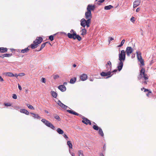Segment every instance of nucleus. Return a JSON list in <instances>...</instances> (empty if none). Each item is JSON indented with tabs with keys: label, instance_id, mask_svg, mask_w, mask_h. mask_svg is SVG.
Masks as SVG:
<instances>
[{
	"label": "nucleus",
	"instance_id": "nucleus-1",
	"mask_svg": "<svg viewBox=\"0 0 156 156\" xmlns=\"http://www.w3.org/2000/svg\"><path fill=\"white\" fill-rule=\"evenodd\" d=\"M125 51L124 50H122L119 54V62L118 63L117 68L119 71L122 69L123 65V62L125 60Z\"/></svg>",
	"mask_w": 156,
	"mask_h": 156
},
{
	"label": "nucleus",
	"instance_id": "nucleus-2",
	"mask_svg": "<svg viewBox=\"0 0 156 156\" xmlns=\"http://www.w3.org/2000/svg\"><path fill=\"white\" fill-rule=\"evenodd\" d=\"M142 78H144V79L145 80L144 82V83L145 84H147V81H146L148 79V76L147 74L145 73V69L143 68L140 70V74L138 77V80H140Z\"/></svg>",
	"mask_w": 156,
	"mask_h": 156
},
{
	"label": "nucleus",
	"instance_id": "nucleus-3",
	"mask_svg": "<svg viewBox=\"0 0 156 156\" xmlns=\"http://www.w3.org/2000/svg\"><path fill=\"white\" fill-rule=\"evenodd\" d=\"M43 41L42 38L41 37H37L36 40L34 41V44L30 45V47L32 49H34L37 47L38 44H40Z\"/></svg>",
	"mask_w": 156,
	"mask_h": 156
},
{
	"label": "nucleus",
	"instance_id": "nucleus-4",
	"mask_svg": "<svg viewBox=\"0 0 156 156\" xmlns=\"http://www.w3.org/2000/svg\"><path fill=\"white\" fill-rule=\"evenodd\" d=\"M91 21L90 20H85L84 18H82L80 20V25L83 28H85L86 26L87 27H89L90 26Z\"/></svg>",
	"mask_w": 156,
	"mask_h": 156
},
{
	"label": "nucleus",
	"instance_id": "nucleus-5",
	"mask_svg": "<svg viewBox=\"0 0 156 156\" xmlns=\"http://www.w3.org/2000/svg\"><path fill=\"white\" fill-rule=\"evenodd\" d=\"M41 121L47 126L53 130L55 129V127L54 126L48 121L45 119H43L41 120Z\"/></svg>",
	"mask_w": 156,
	"mask_h": 156
},
{
	"label": "nucleus",
	"instance_id": "nucleus-6",
	"mask_svg": "<svg viewBox=\"0 0 156 156\" xmlns=\"http://www.w3.org/2000/svg\"><path fill=\"white\" fill-rule=\"evenodd\" d=\"M107 71H108V72H102L101 73V75L102 76H107V78H108L110 77L111 76H112L113 73L111 74V70L107 69Z\"/></svg>",
	"mask_w": 156,
	"mask_h": 156
},
{
	"label": "nucleus",
	"instance_id": "nucleus-7",
	"mask_svg": "<svg viewBox=\"0 0 156 156\" xmlns=\"http://www.w3.org/2000/svg\"><path fill=\"white\" fill-rule=\"evenodd\" d=\"M136 54L137 55V57L138 60L140 62V63L142 66L144 65V61L142 58L141 56V53L140 52L139 53L137 51H136Z\"/></svg>",
	"mask_w": 156,
	"mask_h": 156
},
{
	"label": "nucleus",
	"instance_id": "nucleus-8",
	"mask_svg": "<svg viewBox=\"0 0 156 156\" xmlns=\"http://www.w3.org/2000/svg\"><path fill=\"white\" fill-rule=\"evenodd\" d=\"M85 18L87 20H90V21H91V19L92 18V14L91 12L88 11L87 10V11L85 13Z\"/></svg>",
	"mask_w": 156,
	"mask_h": 156
},
{
	"label": "nucleus",
	"instance_id": "nucleus-9",
	"mask_svg": "<svg viewBox=\"0 0 156 156\" xmlns=\"http://www.w3.org/2000/svg\"><path fill=\"white\" fill-rule=\"evenodd\" d=\"M133 51V49L130 47H127L126 50V52L127 53V56H129L130 54H131Z\"/></svg>",
	"mask_w": 156,
	"mask_h": 156
},
{
	"label": "nucleus",
	"instance_id": "nucleus-10",
	"mask_svg": "<svg viewBox=\"0 0 156 156\" xmlns=\"http://www.w3.org/2000/svg\"><path fill=\"white\" fill-rule=\"evenodd\" d=\"M95 9V5L89 4L87 6V11L91 12V11H94Z\"/></svg>",
	"mask_w": 156,
	"mask_h": 156
},
{
	"label": "nucleus",
	"instance_id": "nucleus-11",
	"mask_svg": "<svg viewBox=\"0 0 156 156\" xmlns=\"http://www.w3.org/2000/svg\"><path fill=\"white\" fill-rule=\"evenodd\" d=\"M68 37L70 38H73L74 39H76L77 36L76 34L75 31H74L73 33L71 34L70 33H68L67 34Z\"/></svg>",
	"mask_w": 156,
	"mask_h": 156
},
{
	"label": "nucleus",
	"instance_id": "nucleus-12",
	"mask_svg": "<svg viewBox=\"0 0 156 156\" xmlns=\"http://www.w3.org/2000/svg\"><path fill=\"white\" fill-rule=\"evenodd\" d=\"M57 103L58 105L60 106L62 108L65 109H66L68 107L66 105L62 103L60 100L58 101L57 102Z\"/></svg>",
	"mask_w": 156,
	"mask_h": 156
},
{
	"label": "nucleus",
	"instance_id": "nucleus-13",
	"mask_svg": "<svg viewBox=\"0 0 156 156\" xmlns=\"http://www.w3.org/2000/svg\"><path fill=\"white\" fill-rule=\"evenodd\" d=\"M141 1L140 0H137L133 2V7L134 8L140 5Z\"/></svg>",
	"mask_w": 156,
	"mask_h": 156
},
{
	"label": "nucleus",
	"instance_id": "nucleus-14",
	"mask_svg": "<svg viewBox=\"0 0 156 156\" xmlns=\"http://www.w3.org/2000/svg\"><path fill=\"white\" fill-rule=\"evenodd\" d=\"M87 78V75L85 74H83L80 76V79L83 81L86 80Z\"/></svg>",
	"mask_w": 156,
	"mask_h": 156
},
{
	"label": "nucleus",
	"instance_id": "nucleus-15",
	"mask_svg": "<svg viewBox=\"0 0 156 156\" xmlns=\"http://www.w3.org/2000/svg\"><path fill=\"white\" fill-rule=\"evenodd\" d=\"M58 89L61 91L64 92L66 90V88L64 85H60L58 86Z\"/></svg>",
	"mask_w": 156,
	"mask_h": 156
},
{
	"label": "nucleus",
	"instance_id": "nucleus-16",
	"mask_svg": "<svg viewBox=\"0 0 156 156\" xmlns=\"http://www.w3.org/2000/svg\"><path fill=\"white\" fill-rule=\"evenodd\" d=\"M80 29H81L80 31L81 32V35L83 36L87 34V30L85 28H82L81 27Z\"/></svg>",
	"mask_w": 156,
	"mask_h": 156
},
{
	"label": "nucleus",
	"instance_id": "nucleus-17",
	"mask_svg": "<svg viewBox=\"0 0 156 156\" xmlns=\"http://www.w3.org/2000/svg\"><path fill=\"white\" fill-rule=\"evenodd\" d=\"M83 120L82 121V122L83 123L86 124H89L90 125H91V123L90 121L89 120L85 118H83Z\"/></svg>",
	"mask_w": 156,
	"mask_h": 156
},
{
	"label": "nucleus",
	"instance_id": "nucleus-18",
	"mask_svg": "<svg viewBox=\"0 0 156 156\" xmlns=\"http://www.w3.org/2000/svg\"><path fill=\"white\" fill-rule=\"evenodd\" d=\"M107 68H108V69L111 70V67H112V63L110 61L107 62V64L106 65Z\"/></svg>",
	"mask_w": 156,
	"mask_h": 156
},
{
	"label": "nucleus",
	"instance_id": "nucleus-19",
	"mask_svg": "<svg viewBox=\"0 0 156 156\" xmlns=\"http://www.w3.org/2000/svg\"><path fill=\"white\" fill-rule=\"evenodd\" d=\"M20 112L25 114L26 115H28L29 112L26 109H21L20 110Z\"/></svg>",
	"mask_w": 156,
	"mask_h": 156
},
{
	"label": "nucleus",
	"instance_id": "nucleus-20",
	"mask_svg": "<svg viewBox=\"0 0 156 156\" xmlns=\"http://www.w3.org/2000/svg\"><path fill=\"white\" fill-rule=\"evenodd\" d=\"M30 114L33 115V117L34 118L37 119H41L40 116L37 114H36L33 113H30Z\"/></svg>",
	"mask_w": 156,
	"mask_h": 156
},
{
	"label": "nucleus",
	"instance_id": "nucleus-21",
	"mask_svg": "<svg viewBox=\"0 0 156 156\" xmlns=\"http://www.w3.org/2000/svg\"><path fill=\"white\" fill-rule=\"evenodd\" d=\"M7 51V49L5 48L1 47L0 48V52L2 53H5Z\"/></svg>",
	"mask_w": 156,
	"mask_h": 156
},
{
	"label": "nucleus",
	"instance_id": "nucleus-22",
	"mask_svg": "<svg viewBox=\"0 0 156 156\" xmlns=\"http://www.w3.org/2000/svg\"><path fill=\"white\" fill-rule=\"evenodd\" d=\"M67 111L69 112L70 113L76 115H78L79 114L77 113L74 112L73 110H67Z\"/></svg>",
	"mask_w": 156,
	"mask_h": 156
},
{
	"label": "nucleus",
	"instance_id": "nucleus-23",
	"mask_svg": "<svg viewBox=\"0 0 156 156\" xmlns=\"http://www.w3.org/2000/svg\"><path fill=\"white\" fill-rule=\"evenodd\" d=\"M29 49L28 48H25L24 49H22L21 50V52L23 53H27L29 51Z\"/></svg>",
	"mask_w": 156,
	"mask_h": 156
},
{
	"label": "nucleus",
	"instance_id": "nucleus-24",
	"mask_svg": "<svg viewBox=\"0 0 156 156\" xmlns=\"http://www.w3.org/2000/svg\"><path fill=\"white\" fill-rule=\"evenodd\" d=\"M67 145L68 146L69 148L72 149L73 148V145L71 142L70 140H68L67 142Z\"/></svg>",
	"mask_w": 156,
	"mask_h": 156
},
{
	"label": "nucleus",
	"instance_id": "nucleus-25",
	"mask_svg": "<svg viewBox=\"0 0 156 156\" xmlns=\"http://www.w3.org/2000/svg\"><path fill=\"white\" fill-rule=\"evenodd\" d=\"M113 7L112 5H108V6H105L104 7V9H105L106 10H109V9H111L112 8H113Z\"/></svg>",
	"mask_w": 156,
	"mask_h": 156
},
{
	"label": "nucleus",
	"instance_id": "nucleus-26",
	"mask_svg": "<svg viewBox=\"0 0 156 156\" xmlns=\"http://www.w3.org/2000/svg\"><path fill=\"white\" fill-rule=\"evenodd\" d=\"M51 94L53 97L54 98H56L57 97V94L55 91H51Z\"/></svg>",
	"mask_w": 156,
	"mask_h": 156
},
{
	"label": "nucleus",
	"instance_id": "nucleus-27",
	"mask_svg": "<svg viewBox=\"0 0 156 156\" xmlns=\"http://www.w3.org/2000/svg\"><path fill=\"white\" fill-rule=\"evenodd\" d=\"M57 132L60 134H62L64 133L63 131L60 128H58L57 129Z\"/></svg>",
	"mask_w": 156,
	"mask_h": 156
},
{
	"label": "nucleus",
	"instance_id": "nucleus-28",
	"mask_svg": "<svg viewBox=\"0 0 156 156\" xmlns=\"http://www.w3.org/2000/svg\"><path fill=\"white\" fill-rule=\"evenodd\" d=\"M76 77H74L70 79V83L71 84L74 83L76 81Z\"/></svg>",
	"mask_w": 156,
	"mask_h": 156
},
{
	"label": "nucleus",
	"instance_id": "nucleus-29",
	"mask_svg": "<svg viewBox=\"0 0 156 156\" xmlns=\"http://www.w3.org/2000/svg\"><path fill=\"white\" fill-rule=\"evenodd\" d=\"M6 74V75L7 76H9L10 77H13L14 76V74L10 72H7L5 73Z\"/></svg>",
	"mask_w": 156,
	"mask_h": 156
},
{
	"label": "nucleus",
	"instance_id": "nucleus-30",
	"mask_svg": "<svg viewBox=\"0 0 156 156\" xmlns=\"http://www.w3.org/2000/svg\"><path fill=\"white\" fill-rule=\"evenodd\" d=\"M54 118L56 120H58V121H60L61 120V119L59 116L56 115V114H55L54 115Z\"/></svg>",
	"mask_w": 156,
	"mask_h": 156
},
{
	"label": "nucleus",
	"instance_id": "nucleus-31",
	"mask_svg": "<svg viewBox=\"0 0 156 156\" xmlns=\"http://www.w3.org/2000/svg\"><path fill=\"white\" fill-rule=\"evenodd\" d=\"M79 156H84L83 154V152L82 150H79L78 151Z\"/></svg>",
	"mask_w": 156,
	"mask_h": 156
},
{
	"label": "nucleus",
	"instance_id": "nucleus-32",
	"mask_svg": "<svg viewBox=\"0 0 156 156\" xmlns=\"http://www.w3.org/2000/svg\"><path fill=\"white\" fill-rule=\"evenodd\" d=\"M99 133L101 136H104V133L103 132L101 128H99Z\"/></svg>",
	"mask_w": 156,
	"mask_h": 156
},
{
	"label": "nucleus",
	"instance_id": "nucleus-33",
	"mask_svg": "<svg viewBox=\"0 0 156 156\" xmlns=\"http://www.w3.org/2000/svg\"><path fill=\"white\" fill-rule=\"evenodd\" d=\"M12 55V54H5L3 55V57H9L11 56Z\"/></svg>",
	"mask_w": 156,
	"mask_h": 156
},
{
	"label": "nucleus",
	"instance_id": "nucleus-34",
	"mask_svg": "<svg viewBox=\"0 0 156 156\" xmlns=\"http://www.w3.org/2000/svg\"><path fill=\"white\" fill-rule=\"evenodd\" d=\"M27 105L29 108L30 109H32V110L34 109V108L32 105L28 104H27Z\"/></svg>",
	"mask_w": 156,
	"mask_h": 156
},
{
	"label": "nucleus",
	"instance_id": "nucleus-35",
	"mask_svg": "<svg viewBox=\"0 0 156 156\" xmlns=\"http://www.w3.org/2000/svg\"><path fill=\"white\" fill-rule=\"evenodd\" d=\"M46 43H47V42L41 44V47L40 48V49L39 50V51H41V49H42L45 47Z\"/></svg>",
	"mask_w": 156,
	"mask_h": 156
},
{
	"label": "nucleus",
	"instance_id": "nucleus-36",
	"mask_svg": "<svg viewBox=\"0 0 156 156\" xmlns=\"http://www.w3.org/2000/svg\"><path fill=\"white\" fill-rule=\"evenodd\" d=\"M93 128L94 130H98L100 128H99L97 126L94 125L93 126Z\"/></svg>",
	"mask_w": 156,
	"mask_h": 156
},
{
	"label": "nucleus",
	"instance_id": "nucleus-37",
	"mask_svg": "<svg viewBox=\"0 0 156 156\" xmlns=\"http://www.w3.org/2000/svg\"><path fill=\"white\" fill-rule=\"evenodd\" d=\"M53 78L54 79L56 80L59 78V76L57 74L54 75L53 76Z\"/></svg>",
	"mask_w": 156,
	"mask_h": 156
},
{
	"label": "nucleus",
	"instance_id": "nucleus-38",
	"mask_svg": "<svg viewBox=\"0 0 156 156\" xmlns=\"http://www.w3.org/2000/svg\"><path fill=\"white\" fill-rule=\"evenodd\" d=\"M76 39H77L78 41H80L81 39V38L79 35H77Z\"/></svg>",
	"mask_w": 156,
	"mask_h": 156
},
{
	"label": "nucleus",
	"instance_id": "nucleus-39",
	"mask_svg": "<svg viewBox=\"0 0 156 156\" xmlns=\"http://www.w3.org/2000/svg\"><path fill=\"white\" fill-rule=\"evenodd\" d=\"M49 39L51 41H52L54 40V37L53 35H51L49 36Z\"/></svg>",
	"mask_w": 156,
	"mask_h": 156
},
{
	"label": "nucleus",
	"instance_id": "nucleus-40",
	"mask_svg": "<svg viewBox=\"0 0 156 156\" xmlns=\"http://www.w3.org/2000/svg\"><path fill=\"white\" fill-rule=\"evenodd\" d=\"M25 75V73H20L18 74V75H19V76H24Z\"/></svg>",
	"mask_w": 156,
	"mask_h": 156
},
{
	"label": "nucleus",
	"instance_id": "nucleus-41",
	"mask_svg": "<svg viewBox=\"0 0 156 156\" xmlns=\"http://www.w3.org/2000/svg\"><path fill=\"white\" fill-rule=\"evenodd\" d=\"M63 136L66 140H68L69 139V137L67 136L66 134H64L63 135Z\"/></svg>",
	"mask_w": 156,
	"mask_h": 156
},
{
	"label": "nucleus",
	"instance_id": "nucleus-42",
	"mask_svg": "<svg viewBox=\"0 0 156 156\" xmlns=\"http://www.w3.org/2000/svg\"><path fill=\"white\" fill-rule=\"evenodd\" d=\"M105 0H99L98 1V4L100 5H101L100 3L103 2Z\"/></svg>",
	"mask_w": 156,
	"mask_h": 156
},
{
	"label": "nucleus",
	"instance_id": "nucleus-43",
	"mask_svg": "<svg viewBox=\"0 0 156 156\" xmlns=\"http://www.w3.org/2000/svg\"><path fill=\"white\" fill-rule=\"evenodd\" d=\"M41 81L43 83H45L46 82V79L45 78H42L41 79Z\"/></svg>",
	"mask_w": 156,
	"mask_h": 156
},
{
	"label": "nucleus",
	"instance_id": "nucleus-44",
	"mask_svg": "<svg viewBox=\"0 0 156 156\" xmlns=\"http://www.w3.org/2000/svg\"><path fill=\"white\" fill-rule=\"evenodd\" d=\"M12 97V98L14 99H16L17 98L16 95L15 94H13Z\"/></svg>",
	"mask_w": 156,
	"mask_h": 156
},
{
	"label": "nucleus",
	"instance_id": "nucleus-45",
	"mask_svg": "<svg viewBox=\"0 0 156 156\" xmlns=\"http://www.w3.org/2000/svg\"><path fill=\"white\" fill-rule=\"evenodd\" d=\"M5 105L6 106H11V104L9 103H6L5 104Z\"/></svg>",
	"mask_w": 156,
	"mask_h": 156
},
{
	"label": "nucleus",
	"instance_id": "nucleus-46",
	"mask_svg": "<svg viewBox=\"0 0 156 156\" xmlns=\"http://www.w3.org/2000/svg\"><path fill=\"white\" fill-rule=\"evenodd\" d=\"M134 17H132L131 19H130V21L133 22L135 21V20H134Z\"/></svg>",
	"mask_w": 156,
	"mask_h": 156
},
{
	"label": "nucleus",
	"instance_id": "nucleus-47",
	"mask_svg": "<svg viewBox=\"0 0 156 156\" xmlns=\"http://www.w3.org/2000/svg\"><path fill=\"white\" fill-rule=\"evenodd\" d=\"M109 43H110V41L113 40L114 39L112 38V37H109Z\"/></svg>",
	"mask_w": 156,
	"mask_h": 156
},
{
	"label": "nucleus",
	"instance_id": "nucleus-48",
	"mask_svg": "<svg viewBox=\"0 0 156 156\" xmlns=\"http://www.w3.org/2000/svg\"><path fill=\"white\" fill-rule=\"evenodd\" d=\"M125 39H123L122 40L121 42V44L123 45L125 42Z\"/></svg>",
	"mask_w": 156,
	"mask_h": 156
},
{
	"label": "nucleus",
	"instance_id": "nucleus-49",
	"mask_svg": "<svg viewBox=\"0 0 156 156\" xmlns=\"http://www.w3.org/2000/svg\"><path fill=\"white\" fill-rule=\"evenodd\" d=\"M18 88H19V89L20 90H22V88L19 84H18Z\"/></svg>",
	"mask_w": 156,
	"mask_h": 156
},
{
	"label": "nucleus",
	"instance_id": "nucleus-50",
	"mask_svg": "<svg viewBox=\"0 0 156 156\" xmlns=\"http://www.w3.org/2000/svg\"><path fill=\"white\" fill-rule=\"evenodd\" d=\"M4 81L3 79L2 78V76H0V81Z\"/></svg>",
	"mask_w": 156,
	"mask_h": 156
},
{
	"label": "nucleus",
	"instance_id": "nucleus-51",
	"mask_svg": "<svg viewBox=\"0 0 156 156\" xmlns=\"http://www.w3.org/2000/svg\"><path fill=\"white\" fill-rule=\"evenodd\" d=\"M19 76V75H18V74H14V76H15V77H16V78H17L18 77V76Z\"/></svg>",
	"mask_w": 156,
	"mask_h": 156
},
{
	"label": "nucleus",
	"instance_id": "nucleus-52",
	"mask_svg": "<svg viewBox=\"0 0 156 156\" xmlns=\"http://www.w3.org/2000/svg\"><path fill=\"white\" fill-rule=\"evenodd\" d=\"M140 10V9L139 8H138L136 10V11L137 12H138Z\"/></svg>",
	"mask_w": 156,
	"mask_h": 156
},
{
	"label": "nucleus",
	"instance_id": "nucleus-53",
	"mask_svg": "<svg viewBox=\"0 0 156 156\" xmlns=\"http://www.w3.org/2000/svg\"><path fill=\"white\" fill-rule=\"evenodd\" d=\"M122 46H123V45L121 43L118 46H117V47H118V48L121 47Z\"/></svg>",
	"mask_w": 156,
	"mask_h": 156
},
{
	"label": "nucleus",
	"instance_id": "nucleus-54",
	"mask_svg": "<svg viewBox=\"0 0 156 156\" xmlns=\"http://www.w3.org/2000/svg\"><path fill=\"white\" fill-rule=\"evenodd\" d=\"M117 71V69H115V70H114L113 71H112V72H111V73H115V72H116Z\"/></svg>",
	"mask_w": 156,
	"mask_h": 156
},
{
	"label": "nucleus",
	"instance_id": "nucleus-55",
	"mask_svg": "<svg viewBox=\"0 0 156 156\" xmlns=\"http://www.w3.org/2000/svg\"><path fill=\"white\" fill-rule=\"evenodd\" d=\"M70 153L71 154L72 156H75V154L74 153H71L70 151H69Z\"/></svg>",
	"mask_w": 156,
	"mask_h": 156
},
{
	"label": "nucleus",
	"instance_id": "nucleus-56",
	"mask_svg": "<svg viewBox=\"0 0 156 156\" xmlns=\"http://www.w3.org/2000/svg\"><path fill=\"white\" fill-rule=\"evenodd\" d=\"M74 32V31L73 30H71L70 31V33H73Z\"/></svg>",
	"mask_w": 156,
	"mask_h": 156
},
{
	"label": "nucleus",
	"instance_id": "nucleus-57",
	"mask_svg": "<svg viewBox=\"0 0 156 156\" xmlns=\"http://www.w3.org/2000/svg\"><path fill=\"white\" fill-rule=\"evenodd\" d=\"M67 82H64L63 83L64 85H67Z\"/></svg>",
	"mask_w": 156,
	"mask_h": 156
},
{
	"label": "nucleus",
	"instance_id": "nucleus-58",
	"mask_svg": "<svg viewBox=\"0 0 156 156\" xmlns=\"http://www.w3.org/2000/svg\"><path fill=\"white\" fill-rule=\"evenodd\" d=\"M44 112L46 113H47V114L48 113V111L46 110H44Z\"/></svg>",
	"mask_w": 156,
	"mask_h": 156
},
{
	"label": "nucleus",
	"instance_id": "nucleus-59",
	"mask_svg": "<svg viewBox=\"0 0 156 156\" xmlns=\"http://www.w3.org/2000/svg\"><path fill=\"white\" fill-rule=\"evenodd\" d=\"M76 65L75 64H74L73 65V66L74 67H75L76 66Z\"/></svg>",
	"mask_w": 156,
	"mask_h": 156
},
{
	"label": "nucleus",
	"instance_id": "nucleus-60",
	"mask_svg": "<svg viewBox=\"0 0 156 156\" xmlns=\"http://www.w3.org/2000/svg\"><path fill=\"white\" fill-rule=\"evenodd\" d=\"M144 92H146L147 91H148V90L147 89H146L145 88V89H144Z\"/></svg>",
	"mask_w": 156,
	"mask_h": 156
},
{
	"label": "nucleus",
	"instance_id": "nucleus-61",
	"mask_svg": "<svg viewBox=\"0 0 156 156\" xmlns=\"http://www.w3.org/2000/svg\"><path fill=\"white\" fill-rule=\"evenodd\" d=\"M90 81H93V79H90Z\"/></svg>",
	"mask_w": 156,
	"mask_h": 156
},
{
	"label": "nucleus",
	"instance_id": "nucleus-62",
	"mask_svg": "<svg viewBox=\"0 0 156 156\" xmlns=\"http://www.w3.org/2000/svg\"><path fill=\"white\" fill-rule=\"evenodd\" d=\"M144 89H145V88L143 87V88H142L141 89V90H144Z\"/></svg>",
	"mask_w": 156,
	"mask_h": 156
},
{
	"label": "nucleus",
	"instance_id": "nucleus-63",
	"mask_svg": "<svg viewBox=\"0 0 156 156\" xmlns=\"http://www.w3.org/2000/svg\"><path fill=\"white\" fill-rule=\"evenodd\" d=\"M100 156H104V155L103 154H101Z\"/></svg>",
	"mask_w": 156,
	"mask_h": 156
},
{
	"label": "nucleus",
	"instance_id": "nucleus-64",
	"mask_svg": "<svg viewBox=\"0 0 156 156\" xmlns=\"http://www.w3.org/2000/svg\"><path fill=\"white\" fill-rule=\"evenodd\" d=\"M98 0H95V1H96H96H97Z\"/></svg>",
	"mask_w": 156,
	"mask_h": 156
}]
</instances>
